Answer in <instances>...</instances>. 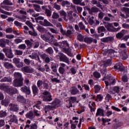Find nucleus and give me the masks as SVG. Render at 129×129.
<instances>
[{"label": "nucleus", "mask_w": 129, "mask_h": 129, "mask_svg": "<svg viewBox=\"0 0 129 129\" xmlns=\"http://www.w3.org/2000/svg\"><path fill=\"white\" fill-rule=\"evenodd\" d=\"M10 110L12 111H18L19 110V106L17 105L11 104L10 105Z\"/></svg>", "instance_id": "bb28decb"}, {"label": "nucleus", "mask_w": 129, "mask_h": 129, "mask_svg": "<svg viewBox=\"0 0 129 129\" xmlns=\"http://www.w3.org/2000/svg\"><path fill=\"white\" fill-rule=\"evenodd\" d=\"M20 14L21 15H24V16H27V11L25 10V9H22V10L19 11Z\"/></svg>", "instance_id": "0e129e2a"}, {"label": "nucleus", "mask_w": 129, "mask_h": 129, "mask_svg": "<svg viewBox=\"0 0 129 129\" xmlns=\"http://www.w3.org/2000/svg\"><path fill=\"white\" fill-rule=\"evenodd\" d=\"M28 33L29 35H31V36H33V37H37V36H38V33L35 32V29L33 32H32V31H29Z\"/></svg>", "instance_id": "13d9d810"}, {"label": "nucleus", "mask_w": 129, "mask_h": 129, "mask_svg": "<svg viewBox=\"0 0 129 129\" xmlns=\"http://www.w3.org/2000/svg\"><path fill=\"white\" fill-rule=\"evenodd\" d=\"M59 60L62 62H65V63H67V64L69 65V58H68L66 55H64V54H60V55L59 56Z\"/></svg>", "instance_id": "2eb2a0df"}, {"label": "nucleus", "mask_w": 129, "mask_h": 129, "mask_svg": "<svg viewBox=\"0 0 129 129\" xmlns=\"http://www.w3.org/2000/svg\"><path fill=\"white\" fill-rule=\"evenodd\" d=\"M1 89L6 91L7 93L9 94V95H14L17 93H19V91L16 88H10L8 86H5L2 85L0 87Z\"/></svg>", "instance_id": "f03ea898"}, {"label": "nucleus", "mask_w": 129, "mask_h": 129, "mask_svg": "<svg viewBox=\"0 0 129 129\" xmlns=\"http://www.w3.org/2000/svg\"><path fill=\"white\" fill-rule=\"evenodd\" d=\"M10 117V120L12 121V122H15V123L18 124V119L17 118V116L15 115H11Z\"/></svg>", "instance_id": "72a5a7b5"}, {"label": "nucleus", "mask_w": 129, "mask_h": 129, "mask_svg": "<svg viewBox=\"0 0 129 129\" xmlns=\"http://www.w3.org/2000/svg\"><path fill=\"white\" fill-rule=\"evenodd\" d=\"M16 67L18 68H22L23 66H24V62H21L20 61L18 62V63L16 64Z\"/></svg>", "instance_id": "e2e57ef3"}, {"label": "nucleus", "mask_w": 129, "mask_h": 129, "mask_svg": "<svg viewBox=\"0 0 129 129\" xmlns=\"http://www.w3.org/2000/svg\"><path fill=\"white\" fill-rule=\"evenodd\" d=\"M26 117L27 118H29L30 119H33L35 117V115H34V113L32 111H30L26 114Z\"/></svg>", "instance_id": "2f4dec72"}, {"label": "nucleus", "mask_w": 129, "mask_h": 129, "mask_svg": "<svg viewBox=\"0 0 129 129\" xmlns=\"http://www.w3.org/2000/svg\"><path fill=\"white\" fill-rule=\"evenodd\" d=\"M82 87H84V89L86 90V91H90V88L88 85L84 84L82 85Z\"/></svg>", "instance_id": "680f3d73"}, {"label": "nucleus", "mask_w": 129, "mask_h": 129, "mask_svg": "<svg viewBox=\"0 0 129 129\" xmlns=\"http://www.w3.org/2000/svg\"><path fill=\"white\" fill-rule=\"evenodd\" d=\"M29 57L32 59L38 60V61H40V57H39V55H38V54L36 53H32L31 55H29Z\"/></svg>", "instance_id": "a878e982"}, {"label": "nucleus", "mask_w": 129, "mask_h": 129, "mask_svg": "<svg viewBox=\"0 0 129 129\" xmlns=\"http://www.w3.org/2000/svg\"><path fill=\"white\" fill-rule=\"evenodd\" d=\"M38 129V125L36 123H32L31 124V120H27L26 121V124L25 126L24 129Z\"/></svg>", "instance_id": "39448f33"}, {"label": "nucleus", "mask_w": 129, "mask_h": 129, "mask_svg": "<svg viewBox=\"0 0 129 129\" xmlns=\"http://www.w3.org/2000/svg\"><path fill=\"white\" fill-rule=\"evenodd\" d=\"M60 67L58 68V72L61 75H63L65 73V67H66V64L64 63H59Z\"/></svg>", "instance_id": "4468645a"}, {"label": "nucleus", "mask_w": 129, "mask_h": 129, "mask_svg": "<svg viewBox=\"0 0 129 129\" xmlns=\"http://www.w3.org/2000/svg\"><path fill=\"white\" fill-rule=\"evenodd\" d=\"M68 100L70 104L69 105L67 106V107L68 108H70V107H72V106H73L72 104L75 103V102H76V100H77V98L75 96L70 97Z\"/></svg>", "instance_id": "1a4fd4ad"}, {"label": "nucleus", "mask_w": 129, "mask_h": 129, "mask_svg": "<svg viewBox=\"0 0 129 129\" xmlns=\"http://www.w3.org/2000/svg\"><path fill=\"white\" fill-rule=\"evenodd\" d=\"M44 96L43 97V101H52L53 99L52 98V95L48 91H45L43 93Z\"/></svg>", "instance_id": "0eeeda50"}, {"label": "nucleus", "mask_w": 129, "mask_h": 129, "mask_svg": "<svg viewBox=\"0 0 129 129\" xmlns=\"http://www.w3.org/2000/svg\"><path fill=\"white\" fill-rule=\"evenodd\" d=\"M87 11L90 15H93V13H98L99 9L96 7H92L91 9L87 8Z\"/></svg>", "instance_id": "6ab92c4d"}, {"label": "nucleus", "mask_w": 129, "mask_h": 129, "mask_svg": "<svg viewBox=\"0 0 129 129\" xmlns=\"http://www.w3.org/2000/svg\"><path fill=\"white\" fill-rule=\"evenodd\" d=\"M103 81H105L104 82L106 85V88L107 89L109 85H114L116 82L115 81V79L113 77H110L107 80H106V78H103Z\"/></svg>", "instance_id": "20e7f679"}, {"label": "nucleus", "mask_w": 129, "mask_h": 129, "mask_svg": "<svg viewBox=\"0 0 129 129\" xmlns=\"http://www.w3.org/2000/svg\"><path fill=\"white\" fill-rule=\"evenodd\" d=\"M60 102H61L60 101V100H59V99H55L52 102L50 103V104L53 105V107H54V108L55 109L57 108V107H59V106H60Z\"/></svg>", "instance_id": "aec40b11"}, {"label": "nucleus", "mask_w": 129, "mask_h": 129, "mask_svg": "<svg viewBox=\"0 0 129 129\" xmlns=\"http://www.w3.org/2000/svg\"><path fill=\"white\" fill-rule=\"evenodd\" d=\"M14 76L15 77V79L19 80H24V79L22 78V74L19 72H16L14 74Z\"/></svg>", "instance_id": "b1692460"}, {"label": "nucleus", "mask_w": 129, "mask_h": 129, "mask_svg": "<svg viewBox=\"0 0 129 129\" xmlns=\"http://www.w3.org/2000/svg\"><path fill=\"white\" fill-rule=\"evenodd\" d=\"M46 51L47 53H48V54H53V48L52 47H48L46 50Z\"/></svg>", "instance_id": "69168bd1"}, {"label": "nucleus", "mask_w": 129, "mask_h": 129, "mask_svg": "<svg viewBox=\"0 0 129 129\" xmlns=\"http://www.w3.org/2000/svg\"><path fill=\"white\" fill-rule=\"evenodd\" d=\"M113 38L112 37H107L101 39V41L103 43H108V42H112Z\"/></svg>", "instance_id": "393cba45"}, {"label": "nucleus", "mask_w": 129, "mask_h": 129, "mask_svg": "<svg viewBox=\"0 0 129 129\" xmlns=\"http://www.w3.org/2000/svg\"><path fill=\"white\" fill-rule=\"evenodd\" d=\"M13 79L11 77H5L1 80V82H12Z\"/></svg>", "instance_id": "c85d7f7f"}, {"label": "nucleus", "mask_w": 129, "mask_h": 129, "mask_svg": "<svg viewBox=\"0 0 129 129\" xmlns=\"http://www.w3.org/2000/svg\"><path fill=\"white\" fill-rule=\"evenodd\" d=\"M43 27H54L52 23H50L46 19L44 20Z\"/></svg>", "instance_id": "473e14b6"}, {"label": "nucleus", "mask_w": 129, "mask_h": 129, "mask_svg": "<svg viewBox=\"0 0 129 129\" xmlns=\"http://www.w3.org/2000/svg\"><path fill=\"white\" fill-rule=\"evenodd\" d=\"M23 81H24V80L14 79L13 83V86L14 87H21V86H23Z\"/></svg>", "instance_id": "6e6552de"}, {"label": "nucleus", "mask_w": 129, "mask_h": 129, "mask_svg": "<svg viewBox=\"0 0 129 129\" xmlns=\"http://www.w3.org/2000/svg\"><path fill=\"white\" fill-rule=\"evenodd\" d=\"M41 39H43L44 41H51V37H50V35H41Z\"/></svg>", "instance_id": "7c9ffc66"}, {"label": "nucleus", "mask_w": 129, "mask_h": 129, "mask_svg": "<svg viewBox=\"0 0 129 129\" xmlns=\"http://www.w3.org/2000/svg\"><path fill=\"white\" fill-rule=\"evenodd\" d=\"M40 58L44 60L45 63H50V57L49 56L45 53H43L40 55Z\"/></svg>", "instance_id": "4be33fe9"}, {"label": "nucleus", "mask_w": 129, "mask_h": 129, "mask_svg": "<svg viewBox=\"0 0 129 129\" xmlns=\"http://www.w3.org/2000/svg\"><path fill=\"white\" fill-rule=\"evenodd\" d=\"M14 42L15 44H20V43L23 42V40L20 38H16L14 40Z\"/></svg>", "instance_id": "774afa93"}, {"label": "nucleus", "mask_w": 129, "mask_h": 129, "mask_svg": "<svg viewBox=\"0 0 129 129\" xmlns=\"http://www.w3.org/2000/svg\"><path fill=\"white\" fill-rule=\"evenodd\" d=\"M33 8H34L35 11H36V12H40L42 11L40 5H38L37 4H33Z\"/></svg>", "instance_id": "e433bc0d"}, {"label": "nucleus", "mask_w": 129, "mask_h": 129, "mask_svg": "<svg viewBox=\"0 0 129 129\" xmlns=\"http://www.w3.org/2000/svg\"><path fill=\"white\" fill-rule=\"evenodd\" d=\"M125 33H126V30L124 29L122 30L120 32L118 33L116 35V38L117 39H121V38L124 36Z\"/></svg>", "instance_id": "412c9836"}, {"label": "nucleus", "mask_w": 129, "mask_h": 129, "mask_svg": "<svg viewBox=\"0 0 129 129\" xmlns=\"http://www.w3.org/2000/svg\"><path fill=\"white\" fill-rule=\"evenodd\" d=\"M52 72H54V73H56V75L57 76V78H54V76L53 75H50L49 77L51 80V82L52 83H54V82H55V83H60V80H58V77L60 76V74L58 73L57 72V68H51Z\"/></svg>", "instance_id": "7ed1b4c3"}, {"label": "nucleus", "mask_w": 129, "mask_h": 129, "mask_svg": "<svg viewBox=\"0 0 129 129\" xmlns=\"http://www.w3.org/2000/svg\"><path fill=\"white\" fill-rule=\"evenodd\" d=\"M3 4L6 6H13V3L11 2L10 0H4L3 1Z\"/></svg>", "instance_id": "a18cd8bd"}, {"label": "nucleus", "mask_w": 129, "mask_h": 129, "mask_svg": "<svg viewBox=\"0 0 129 129\" xmlns=\"http://www.w3.org/2000/svg\"><path fill=\"white\" fill-rule=\"evenodd\" d=\"M7 112L6 111H3L1 110L0 111V117L3 118V117H6L7 115Z\"/></svg>", "instance_id": "c03bdc74"}, {"label": "nucleus", "mask_w": 129, "mask_h": 129, "mask_svg": "<svg viewBox=\"0 0 129 129\" xmlns=\"http://www.w3.org/2000/svg\"><path fill=\"white\" fill-rule=\"evenodd\" d=\"M93 76L95 78H100V73H98V72H94L93 73Z\"/></svg>", "instance_id": "4d7b16f0"}, {"label": "nucleus", "mask_w": 129, "mask_h": 129, "mask_svg": "<svg viewBox=\"0 0 129 129\" xmlns=\"http://www.w3.org/2000/svg\"><path fill=\"white\" fill-rule=\"evenodd\" d=\"M26 25L28 26V27H29L30 29H32L33 31H34V25H33V24L31 22H30L29 21H26Z\"/></svg>", "instance_id": "a19ab883"}, {"label": "nucleus", "mask_w": 129, "mask_h": 129, "mask_svg": "<svg viewBox=\"0 0 129 129\" xmlns=\"http://www.w3.org/2000/svg\"><path fill=\"white\" fill-rule=\"evenodd\" d=\"M79 27L80 30H85V25L83 24V22H81L79 23Z\"/></svg>", "instance_id": "bf43d9fd"}, {"label": "nucleus", "mask_w": 129, "mask_h": 129, "mask_svg": "<svg viewBox=\"0 0 129 129\" xmlns=\"http://www.w3.org/2000/svg\"><path fill=\"white\" fill-rule=\"evenodd\" d=\"M59 14H58V13L53 12L52 16V19H58V18H59Z\"/></svg>", "instance_id": "338daca9"}, {"label": "nucleus", "mask_w": 129, "mask_h": 129, "mask_svg": "<svg viewBox=\"0 0 129 129\" xmlns=\"http://www.w3.org/2000/svg\"><path fill=\"white\" fill-rule=\"evenodd\" d=\"M77 39L80 42H84V37L81 34H79L78 35Z\"/></svg>", "instance_id": "864d4df0"}, {"label": "nucleus", "mask_w": 129, "mask_h": 129, "mask_svg": "<svg viewBox=\"0 0 129 129\" xmlns=\"http://www.w3.org/2000/svg\"><path fill=\"white\" fill-rule=\"evenodd\" d=\"M45 108L48 110H54L55 109L54 107L52 104L51 105H48L46 106Z\"/></svg>", "instance_id": "6e6d98bb"}, {"label": "nucleus", "mask_w": 129, "mask_h": 129, "mask_svg": "<svg viewBox=\"0 0 129 129\" xmlns=\"http://www.w3.org/2000/svg\"><path fill=\"white\" fill-rule=\"evenodd\" d=\"M103 100V95L101 94L97 95L95 99V101L97 102H101Z\"/></svg>", "instance_id": "cd10ccee"}, {"label": "nucleus", "mask_w": 129, "mask_h": 129, "mask_svg": "<svg viewBox=\"0 0 129 129\" xmlns=\"http://www.w3.org/2000/svg\"><path fill=\"white\" fill-rule=\"evenodd\" d=\"M43 11H45V14L47 17H51L52 15V12L51 10L47 9V6H44L41 7Z\"/></svg>", "instance_id": "a211bd4d"}, {"label": "nucleus", "mask_w": 129, "mask_h": 129, "mask_svg": "<svg viewBox=\"0 0 129 129\" xmlns=\"http://www.w3.org/2000/svg\"><path fill=\"white\" fill-rule=\"evenodd\" d=\"M10 45V40L9 39H6L2 38L0 39V47L2 48L6 47V44Z\"/></svg>", "instance_id": "ddd939ff"}, {"label": "nucleus", "mask_w": 129, "mask_h": 129, "mask_svg": "<svg viewBox=\"0 0 129 129\" xmlns=\"http://www.w3.org/2000/svg\"><path fill=\"white\" fill-rule=\"evenodd\" d=\"M5 32L8 34H12V33H13V28L12 27L7 28L6 29Z\"/></svg>", "instance_id": "052dcab7"}, {"label": "nucleus", "mask_w": 129, "mask_h": 129, "mask_svg": "<svg viewBox=\"0 0 129 129\" xmlns=\"http://www.w3.org/2000/svg\"><path fill=\"white\" fill-rule=\"evenodd\" d=\"M104 116V110L101 108H98L96 113V116Z\"/></svg>", "instance_id": "5701e85b"}, {"label": "nucleus", "mask_w": 129, "mask_h": 129, "mask_svg": "<svg viewBox=\"0 0 129 129\" xmlns=\"http://www.w3.org/2000/svg\"><path fill=\"white\" fill-rule=\"evenodd\" d=\"M42 88H43V89H49V84L46 82V81L39 80L37 82V86H36V85L32 86V90L33 94L37 95V94L39 93V89H42Z\"/></svg>", "instance_id": "f257e3e1"}, {"label": "nucleus", "mask_w": 129, "mask_h": 129, "mask_svg": "<svg viewBox=\"0 0 129 129\" xmlns=\"http://www.w3.org/2000/svg\"><path fill=\"white\" fill-rule=\"evenodd\" d=\"M120 91V88L118 86H115L113 88V94H115V93H119Z\"/></svg>", "instance_id": "c9c22d12"}, {"label": "nucleus", "mask_w": 129, "mask_h": 129, "mask_svg": "<svg viewBox=\"0 0 129 129\" xmlns=\"http://www.w3.org/2000/svg\"><path fill=\"white\" fill-rule=\"evenodd\" d=\"M114 69H116V70H119V71H123V68H122V67H121L119 65L114 66Z\"/></svg>", "instance_id": "5fc2aeb1"}, {"label": "nucleus", "mask_w": 129, "mask_h": 129, "mask_svg": "<svg viewBox=\"0 0 129 129\" xmlns=\"http://www.w3.org/2000/svg\"><path fill=\"white\" fill-rule=\"evenodd\" d=\"M21 71L25 73H33L34 70L31 67L25 66L21 69Z\"/></svg>", "instance_id": "f8f14e48"}, {"label": "nucleus", "mask_w": 129, "mask_h": 129, "mask_svg": "<svg viewBox=\"0 0 129 129\" xmlns=\"http://www.w3.org/2000/svg\"><path fill=\"white\" fill-rule=\"evenodd\" d=\"M114 53H115V50H114V49H108L107 51V54H108V55L109 56H110L111 57L112 56H111V55H113V54H114Z\"/></svg>", "instance_id": "ea45409f"}, {"label": "nucleus", "mask_w": 129, "mask_h": 129, "mask_svg": "<svg viewBox=\"0 0 129 129\" xmlns=\"http://www.w3.org/2000/svg\"><path fill=\"white\" fill-rule=\"evenodd\" d=\"M4 66L6 68L9 69V68H13V64L12 63H10L8 62H4Z\"/></svg>", "instance_id": "37998d69"}, {"label": "nucleus", "mask_w": 129, "mask_h": 129, "mask_svg": "<svg viewBox=\"0 0 129 129\" xmlns=\"http://www.w3.org/2000/svg\"><path fill=\"white\" fill-rule=\"evenodd\" d=\"M0 13L4 14V15H7V16H12L13 13L12 12H7L0 8Z\"/></svg>", "instance_id": "58836bf2"}, {"label": "nucleus", "mask_w": 129, "mask_h": 129, "mask_svg": "<svg viewBox=\"0 0 129 129\" xmlns=\"http://www.w3.org/2000/svg\"><path fill=\"white\" fill-rule=\"evenodd\" d=\"M3 51L5 53L6 56H7L8 58H9L10 59L14 58V54H13V51L11 50V48L5 47L3 49Z\"/></svg>", "instance_id": "423d86ee"}, {"label": "nucleus", "mask_w": 129, "mask_h": 129, "mask_svg": "<svg viewBox=\"0 0 129 129\" xmlns=\"http://www.w3.org/2000/svg\"><path fill=\"white\" fill-rule=\"evenodd\" d=\"M21 90L22 92L26 93L27 95H30V94H31V90L30 89V88L26 86L21 87Z\"/></svg>", "instance_id": "f3484780"}, {"label": "nucleus", "mask_w": 129, "mask_h": 129, "mask_svg": "<svg viewBox=\"0 0 129 129\" xmlns=\"http://www.w3.org/2000/svg\"><path fill=\"white\" fill-rule=\"evenodd\" d=\"M122 11L125 12L126 17L129 18V8L123 7Z\"/></svg>", "instance_id": "79ce46f5"}, {"label": "nucleus", "mask_w": 129, "mask_h": 129, "mask_svg": "<svg viewBox=\"0 0 129 129\" xmlns=\"http://www.w3.org/2000/svg\"><path fill=\"white\" fill-rule=\"evenodd\" d=\"M17 99L18 101H19V102H22V103H26V99H25L23 96L20 95H18Z\"/></svg>", "instance_id": "c756f323"}, {"label": "nucleus", "mask_w": 129, "mask_h": 129, "mask_svg": "<svg viewBox=\"0 0 129 129\" xmlns=\"http://www.w3.org/2000/svg\"><path fill=\"white\" fill-rule=\"evenodd\" d=\"M15 55L17 56H21V55H23V51L21 50H14Z\"/></svg>", "instance_id": "49530a36"}, {"label": "nucleus", "mask_w": 129, "mask_h": 129, "mask_svg": "<svg viewBox=\"0 0 129 129\" xmlns=\"http://www.w3.org/2000/svg\"><path fill=\"white\" fill-rule=\"evenodd\" d=\"M94 93H98L99 91H100V89H101V86L99 85H96L94 87Z\"/></svg>", "instance_id": "f704fd0d"}, {"label": "nucleus", "mask_w": 129, "mask_h": 129, "mask_svg": "<svg viewBox=\"0 0 129 129\" xmlns=\"http://www.w3.org/2000/svg\"><path fill=\"white\" fill-rule=\"evenodd\" d=\"M53 6V8L55 9L57 11H60V10H61V6L56 3H54Z\"/></svg>", "instance_id": "8fccbe9b"}, {"label": "nucleus", "mask_w": 129, "mask_h": 129, "mask_svg": "<svg viewBox=\"0 0 129 129\" xmlns=\"http://www.w3.org/2000/svg\"><path fill=\"white\" fill-rule=\"evenodd\" d=\"M84 42L87 44H91V43H92V38L85 37L84 39Z\"/></svg>", "instance_id": "4c0bfd02"}, {"label": "nucleus", "mask_w": 129, "mask_h": 129, "mask_svg": "<svg viewBox=\"0 0 129 129\" xmlns=\"http://www.w3.org/2000/svg\"><path fill=\"white\" fill-rule=\"evenodd\" d=\"M37 30L39 31V32H41V33H43L44 32H46V29L45 28L42 27V26H38L37 27Z\"/></svg>", "instance_id": "3c124183"}, {"label": "nucleus", "mask_w": 129, "mask_h": 129, "mask_svg": "<svg viewBox=\"0 0 129 129\" xmlns=\"http://www.w3.org/2000/svg\"><path fill=\"white\" fill-rule=\"evenodd\" d=\"M34 115V117L35 116H40V115L41 114V112H40V111L36 110V109H34L33 110V112Z\"/></svg>", "instance_id": "603ef678"}, {"label": "nucleus", "mask_w": 129, "mask_h": 129, "mask_svg": "<svg viewBox=\"0 0 129 129\" xmlns=\"http://www.w3.org/2000/svg\"><path fill=\"white\" fill-rule=\"evenodd\" d=\"M18 48L20 50H26V49L27 48V46L25 44H22L19 45Z\"/></svg>", "instance_id": "de8ad7c7"}, {"label": "nucleus", "mask_w": 129, "mask_h": 129, "mask_svg": "<svg viewBox=\"0 0 129 129\" xmlns=\"http://www.w3.org/2000/svg\"><path fill=\"white\" fill-rule=\"evenodd\" d=\"M101 32H105V28L103 26H100L98 28V33L100 34Z\"/></svg>", "instance_id": "09e8293b"}, {"label": "nucleus", "mask_w": 129, "mask_h": 129, "mask_svg": "<svg viewBox=\"0 0 129 129\" xmlns=\"http://www.w3.org/2000/svg\"><path fill=\"white\" fill-rule=\"evenodd\" d=\"M103 24H104V26H105V28L107 29V31H109V32H113L114 27H113L112 23L103 22Z\"/></svg>", "instance_id": "9d476101"}, {"label": "nucleus", "mask_w": 129, "mask_h": 129, "mask_svg": "<svg viewBox=\"0 0 129 129\" xmlns=\"http://www.w3.org/2000/svg\"><path fill=\"white\" fill-rule=\"evenodd\" d=\"M69 92L72 95H77L80 93V91L75 86L71 88Z\"/></svg>", "instance_id": "9b49d317"}, {"label": "nucleus", "mask_w": 129, "mask_h": 129, "mask_svg": "<svg viewBox=\"0 0 129 129\" xmlns=\"http://www.w3.org/2000/svg\"><path fill=\"white\" fill-rule=\"evenodd\" d=\"M25 43L29 49L33 48V46L34 45V40L33 39H30V40L26 39L25 40Z\"/></svg>", "instance_id": "dca6fc26"}]
</instances>
